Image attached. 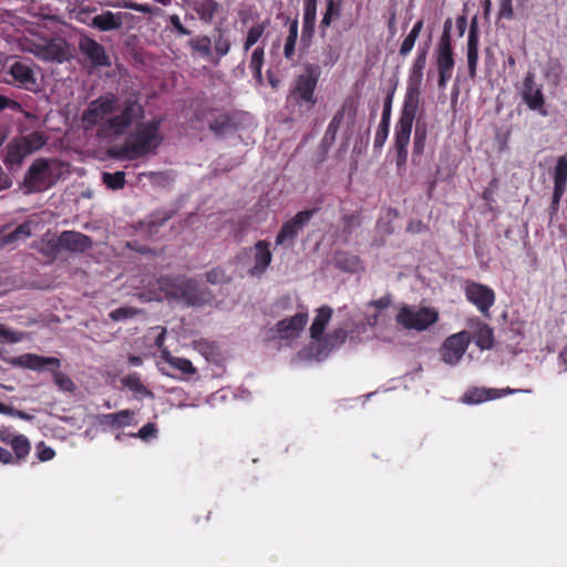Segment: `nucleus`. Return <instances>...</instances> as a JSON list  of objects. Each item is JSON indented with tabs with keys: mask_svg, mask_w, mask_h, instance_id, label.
Here are the masks:
<instances>
[{
	"mask_svg": "<svg viewBox=\"0 0 567 567\" xmlns=\"http://www.w3.org/2000/svg\"><path fill=\"white\" fill-rule=\"evenodd\" d=\"M115 93L107 92L91 101L81 115L83 127L89 131L97 127L101 140L118 138L126 134L135 122L145 117V107L135 97H127L120 105Z\"/></svg>",
	"mask_w": 567,
	"mask_h": 567,
	"instance_id": "f257e3e1",
	"label": "nucleus"
},
{
	"mask_svg": "<svg viewBox=\"0 0 567 567\" xmlns=\"http://www.w3.org/2000/svg\"><path fill=\"white\" fill-rule=\"evenodd\" d=\"M429 44L419 47L413 63L409 70L408 86L403 106L394 128L395 164L403 168L408 161V146L411 140L413 122L420 104L423 71L426 66Z\"/></svg>",
	"mask_w": 567,
	"mask_h": 567,
	"instance_id": "f03ea898",
	"label": "nucleus"
},
{
	"mask_svg": "<svg viewBox=\"0 0 567 567\" xmlns=\"http://www.w3.org/2000/svg\"><path fill=\"white\" fill-rule=\"evenodd\" d=\"M164 117H154L147 122H135L136 127L130 133L124 144L112 152V156L120 159L135 161L155 153L162 145L164 136L161 126Z\"/></svg>",
	"mask_w": 567,
	"mask_h": 567,
	"instance_id": "7ed1b4c3",
	"label": "nucleus"
},
{
	"mask_svg": "<svg viewBox=\"0 0 567 567\" xmlns=\"http://www.w3.org/2000/svg\"><path fill=\"white\" fill-rule=\"evenodd\" d=\"M64 163L55 158H37L27 171L23 185L29 193H40L52 187L64 174Z\"/></svg>",
	"mask_w": 567,
	"mask_h": 567,
	"instance_id": "20e7f679",
	"label": "nucleus"
},
{
	"mask_svg": "<svg viewBox=\"0 0 567 567\" xmlns=\"http://www.w3.org/2000/svg\"><path fill=\"white\" fill-rule=\"evenodd\" d=\"M319 78V66L308 64L305 68V72L296 79L295 84L291 87L290 93L287 97V101L295 103L299 106H313L317 103L315 91L317 89Z\"/></svg>",
	"mask_w": 567,
	"mask_h": 567,
	"instance_id": "39448f33",
	"label": "nucleus"
},
{
	"mask_svg": "<svg viewBox=\"0 0 567 567\" xmlns=\"http://www.w3.org/2000/svg\"><path fill=\"white\" fill-rule=\"evenodd\" d=\"M439 320V313L427 307L413 310L412 308L404 306L400 309L396 321L409 330L423 331L430 326L434 324Z\"/></svg>",
	"mask_w": 567,
	"mask_h": 567,
	"instance_id": "423d86ee",
	"label": "nucleus"
},
{
	"mask_svg": "<svg viewBox=\"0 0 567 567\" xmlns=\"http://www.w3.org/2000/svg\"><path fill=\"white\" fill-rule=\"evenodd\" d=\"M316 213V208L301 210L297 213L292 218L285 221L276 236V246L292 247L300 231L306 225H308Z\"/></svg>",
	"mask_w": 567,
	"mask_h": 567,
	"instance_id": "0eeeda50",
	"label": "nucleus"
},
{
	"mask_svg": "<svg viewBox=\"0 0 567 567\" xmlns=\"http://www.w3.org/2000/svg\"><path fill=\"white\" fill-rule=\"evenodd\" d=\"M464 295L467 301L474 305L484 317L489 316V310L494 306L496 298L491 287L467 280L464 287Z\"/></svg>",
	"mask_w": 567,
	"mask_h": 567,
	"instance_id": "6e6552de",
	"label": "nucleus"
},
{
	"mask_svg": "<svg viewBox=\"0 0 567 567\" xmlns=\"http://www.w3.org/2000/svg\"><path fill=\"white\" fill-rule=\"evenodd\" d=\"M7 74L11 78L7 80V82L18 89L29 92H37L39 90L40 84L35 76L33 65L28 61L13 62L9 66Z\"/></svg>",
	"mask_w": 567,
	"mask_h": 567,
	"instance_id": "1a4fd4ad",
	"label": "nucleus"
},
{
	"mask_svg": "<svg viewBox=\"0 0 567 567\" xmlns=\"http://www.w3.org/2000/svg\"><path fill=\"white\" fill-rule=\"evenodd\" d=\"M470 342V333L465 330L447 337L440 350L442 360L451 365L458 363L466 352Z\"/></svg>",
	"mask_w": 567,
	"mask_h": 567,
	"instance_id": "9d476101",
	"label": "nucleus"
},
{
	"mask_svg": "<svg viewBox=\"0 0 567 567\" xmlns=\"http://www.w3.org/2000/svg\"><path fill=\"white\" fill-rule=\"evenodd\" d=\"M32 52L43 61L62 63L69 59L68 43L63 39H51L35 44Z\"/></svg>",
	"mask_w": 567,
	"mask_h": 567,
	"instance_id": "9b49d317",
	"label": "nucleus"
},
{
	"mask_svg": "<svg viewBox=\"0 0 567 567\" xmlns=\"http://www.w3.org/2000/svg\"><path fill=\"white\" fill-rule=\"evenodd\" d=\"M80 52L90 61L93 68L111 66V59L105 48L90 37H83L79 41Z\"/></svg>",
	"mask_w": 567,
	"mask_h": 567,
	"instance_id": "f8f14e48",
	"label": "nucleus"
},
{
	"mask_svg": "<svg viewBox=\"0 0 567 567\" xmlns=\"http://www.w3.org/2000/svg\"><path fill=\"white\" fill-rule=\"evenodd\" d=\"M520 390L505 388V389H487L480 386H472L463 394L462 401L466 404H480L486 401L503 398L507 394L519 392Z\"/></svg>",
	"mask_w": 567,
	"mask_h": 567,
	"instance_id": "ddd939ff",
	"label": "nucleus"
},
{
	"mask_svg": "<svg viewBox=\"0 0 567 567\" xmlns=\"http://www.w3.org/2000/svg\"><path fill=\"white\" fill-rule=\"evenodd\" d=\"M59 244L63 250L73 254H83L93 246L90 236L75 230H63L59 235Z\"/></svg>",
	"mask_w": 567,
	"mask_h": 567,
	"instance_id": "4468645a",
	"label": "nucleus"
},
{
	"mask_svg": "<svg viewBox=\"0 0 567 567\" xmlns=\"http://www.w3.org/2000/svg\"><path fill=\"white\" fill-rule=\"evenodd\" d=\"M523 100L533 111H538L542 115H546L544 110L545 99L540 87L535 86L534 73H528L523 82Z\"/></svg>",
	"mask_w": 567,
	"mask_h": 567,
	"instance_id": "2eb2a0df",
	"label": "nucleus"
},
{
	"mask_svg": "<svg viewBox=\"0 0 567 567\" xmlns=\"http://www.w3.org/2000/svg\"><path fill=\"white\" fill-rule=\"evenodd\" d=\"M435 64L439 74L437 86L444 90L453 75L454 51H435Z\"/></svg>",
	"mask_w": 567,
	"mask_h": 567,
	"instance_id": "dca6fc26",
	"label": "nucleus"
},
{
	"mask_svg": "<svg viewBox=\"0 0 567 567\" xmlns=\"http://www.w3.org/2000/svg\"><path fill=\"white\" fill-rule=\"evenodd\" d=\"M308 321L307 312H298L292 317L285 318L276 324L277 332L282 338L298 337Z\"/></svg>",
	"mask_w": 567,
	"mask_h": 567,
	"instance_id": "f3484780",
	"label": "nucleus"
},
{
	"mask_svg": "<svg viewBox=\"0 0 567 567\" xmlns=\"http://www.w3.org/2000/svg\"><path fill=\"white\" fill-rule=\"evenodd\" d=\"M254 248V266L249 270V275L261 276L266 272L272 260L270 244L267 240H258Z\"/></svg>",
	"mask_w": 567,
	"mask_h": 567,
	"instance_id": "a211bd4d",
	"label": "nucleus"
},
{
	"mask_svg": "<svg viewBox=\"0 0 567 567\" xmlns=\"http://www.w3.org/2000/svg\"><path fill=\"white\" fill-rule=\"evenodd\" d=\"M135 412L122 410L116 413L100 414L96 417L97 424L103 429H122L132 424Z\"/></svg>",
	"mask_w": 567,
	"mask_h": 567,
	"instance_id": "6ab92c4d",
	"label": "nucleus"
},
{
	"mask_svg": "<svg viewBox=\"0 0 567 567\" xmlns=\"http://www.w3.org/2000/svg\"><path fill=\"white\" fill-rule=\"evenodd\" d=\"M18 362L21 367L34 371H41L44 368L60 369L61 367L60 360L55 357H42L33 353L20 355Z\"/></svg>",
	"mask_w": 567,
	"mask_h": 567,
	"instance_id": "aec40b11",
	"label": "nucleus"
},
{
	"mask_svg": "<svg viewBox=\"0 0 567 567\" xmlns=\"http://www.w3.org/2000/svg\"><path fill=\"white\" fill-rule=\"evenodd\" d=\"M318 0H303L301 40L310 41L315 33Z\"/></svg>",
	"mask_w": 567,
	"mask_h": 567,
	"instance_id": "412c9836",
	"label": "nucleus"
},
{
	"mask_svg": "<svg viewBox=\"0 0 567 567\" xmlns=\"http://www.w3.org/2000/svg\"><path fill=\"white\" fill-rule=\"evenodd\" d=\"M123 18V12L114 13L112 11H104L103 13L95 16L90 25L103 32L113 31L122 27Z\"/></svg>",
	"mask_w": 567,
	"mask_h": 567,
	"instance_id": "4be33fe9",
	"label": "nucleus"
},
{
	"mask_svg": "<svg viewBox=\"0 0 567 567\" xmlns=\"http://www.w3.org/2000/svg\"><path fill=\"white\" fill-rule=\"evenodd\" d=\"M185 278L182 275H165L156 280V285L167 299L176 300Z\"/></svg>",
	"mask_w": 567,
	"mask_h": 567,
	"instance_id": "5701e85b",
	"label": "nucleus"
},
{
	"mask_svg": "<svg viewBox=\"0 0 567 567\" xmlns=\"http://www.w3.org/2000/svg\"><path fill=\"white\" fill-rule=\"evenodd\" d=\"M176 301H181L188 307L200 306L204 303V297L198 289L197 284L189 278H185Z\"/></svg>",
	"mask_w": 567,
	"mask_h": 567,
	"instance_id": "b1692460",
	"label": "nucleus"
},
{
	"mask_svg": "<svg viewBox=\"0 0 567 567\" xmlns=\"http://www.w3.org/2000/svg\"><path fill=\"white\" fill-rule=\"evenodd\" d=\"M208 127L217 137H223L237 130L234 118L228 113H220L213 117Z\"/></svg>",
	"mask_w": 567,
	"mask_h": 567,
	"instance_id": "393cba45",
	"label": "nucleus"
},
{
	"mask_svg": "<svg viewBox=\"0 0 567 567\" xmlns=\"http://www.w3.org/2000/svg\"><path fill=\"white\" fill-rule=\"evenodd\" d=\"M4 164L9 169L19 167L23 159L29 156L19 140L11 141L6 147Z\"/></svg>",
	"mask_w": 567,
	"mask_h": 567,
	"instance_id": "a878e982",
	"label": "nucleus"
},
{
	"mask_svg": "<svg viewBox=\"0 0 567 567\" xmlns=\"http://www.w3.org/2000/svg\"><path fill=\"white\" fill-rule=\"evenodd\" d=\"M332 309L329 306H322L317 310V316L310 327V337L315 340H319L332 317Z\"/></svg>",
	"mask_w": 567,
	"mask_h": 567,
	"instance_id": "bb28decb",
	"label": "nucleus"
},
{
	"mask_svg": "<svg viewBox=\"0 0 567 567\" xmlns=\"http://www.w3.org/2000/svg\"><path fill=\"white\" fill-rule=\"evenodd\" d=\"M161 359L185 375H193L196 373V369L188 359L174 357L168 349H162Z\"/></svg>",
	"mask_w": 567,
	"mask_h": 567,
	"instance_id": "cd10ccee",
	"label": "nucleus"
},
{
	"mask_svg": "<svg viewBox=\"0 0 567 567\" xmlns=\"http://www.w3.org/2000/svg\"><path fill=\"white\" fill-rule=\"evenodd\" d=\"M554 182V190H556V195L560 192H566L567 187V152L565 155L559 156L556 162V166L554 168L553 174Z\"/></svg>",
	"mask_w": 567,
	"mask_h": 567,
	"instance_id": "c85d7f7f",
	"label": "nucleus"
},
{
	"mask_svg": "<svg viewBox=\"0 0 567 567\" xmlns=\"http://www.w3.org/2000/svg\"><path fill=\"white\" fill-rule=\"evenodd\" d=\"M424 27L423 19L417 20L410 32L405 35L403 39L400 48H399V55L402 58H406L413 50L416 40L419 39L422 30Z\"/></svg>",
	"mask_w": 567,
	"mask_h": 567,
	"instance_id": "c756f323",
	"label": "nucleus"
},
{
	"mask_svg": "<svg viewBox=\"0 0 567 567\" xmlns=\"http://www.w3.org/2000/svg\"><path fill=\"white\" fill-rule=\"evenodd\" d=\"M192 7L198 14L199 19L208 23L212 22L218 9V3L215 0H195L193 1Z\"/></svg>",
	"mask_w": 567,
	"mask_h": 567,
	"instance_id": "7c9ffc66",
	"label": "nucleus"
},
{
	"mask_svg": "<svg viewBox=\"0 0 567 567\" xmlns=\"http://www.w3.org/2000/svg\"><path fill=\"white\" fill-rule=\"evenodd\" d=\"M341 16V4L334 0H327L326 10L319 24L321 37L326 35L328 28L332 24L333 19Z\"/></svg>",
	"mask_w": 567,
	"mask_h": 567,
	"instance_id": "2f4dec72",
	"label": "nucleus"
},
{
	"mask_svg": "<svg viewBox=\"0 0 567 567\" xmlns=\"http://www.w3.org/2000/svg\"><path fill=\"white\" fill-rule=\"evenodd\" d=\"M11 450H12L11 457H12L13 465L20 464L22 462H25L27 457L29 456L30 451H31V443H30L29 439L23 434L17 441V443H14L11 446Z\"/></svg>",
	"mask_w": 567,
	"mask_h": 567,
	"instance_id": "473e14b6",
	"label": "nucleus"
},
{
	"mask_svg": "<svg viewBox=\"0 0 567 567\" xmlns=\"http://www.w3.org/2000/svg\"><path fill=\"white\" fill-rule=\"evenodd\" d=\"M18 140L22 144L23 148H25L28 155L42 148V146L45 144L44 136L38 132H33V133H31L27 136H22L21 138H18Z\"/></svg>",
	"mask_w": 567,
	"mask_h": 567,
	"instance_id": "72a5a7b5",
	"label": "nucleus"
},
{
	"mask_svg": "<svg viewBox=\"0 0 567 567\" xmlns=\"http://www.w3.org/2000/svg\"><path fill=\"white\" fill-rule=\"evenodd\" d=\"M427 137L426 124L417 123L414 131L413 137V156H420L423 154Z\"/></svg>",
	"mask_w": 567,
	"mask_h": 567,
	"instance_id": "f704fd0d",
	"label": "nucleus"
},
{
	"mask_svg": "<svg viewBox=\"0 0 567 567\" xmlns=\"http://www.w3.org/2000/svg\"><path fill=\"white\" fill-rule=\"evenodd\" d=\"M475 344L482 350H488L494 346V334L492 328L483 324L475 334Z\"/></svg>",
	"mask_w": 567,
	"mask_h": 567,
	"instance_id": "c9c22d12",
	"label": "nucleus"
},
{
	"mask_svg": "<svg viewBox=\"0 0 567 567\" xmlns=\"http://www.w3.org/2000/svg\"><path fill=\"white\" fill-rule=\"evenodd\" d=\"M102 182L107 188L112 190L122 189L126 183L125 173L122 171H117L115 173L103 172Z\"/></svg>",
	"mask_w": 567,
	"mask_h": 567,
	"instance_id": "e433bc0d",
	"label": "nucleus"
},
{
	"mask_svg": "<svg viewBox=\"0 0 567 567\" xmlns=\"http://www.w3.org/2000/svg\"><path fill=\"white\" fill-rule=\"evenodd\" d=\"M452 25H453L452 19L447 18L444 21L443 32L440 37V40H439L435 51H453Z\"/></svg>",
	"mask_w": 567,
	"mask_h": 567,
	"instance_id": "4c0bfd02",
	"label": "nucleus"
},
{
	"mask_svg": "<svg viewBox=\"0 0 567 567\" xmlns=\"http://www.w3.org/2000/svg\"><path fill=\"white\" fill-rule=\"evenodd\" d=\"M63 250L59 244V236L56 238L42 239L39 251L48 258L55 259L60 251Z\"/></svg>",
	"mask_w": 567,
	"mask_h": 567,
	"instance_id": "58836bf2",
	"label": "nucleus"
},
{
	"mask_svg": "<svg viewBox=\"0 0 567 567\" xmlns=\"http://www.w3.org/2000/svg\"><path fill=\"white\" fill-rule=\"evenodd\" d=\"M264 56H265V51H264V48H261V47H257L251 53L249 68L252 72L254 78L257 80H261V78H262L261 69L264 65Z\"/></svg>",
	"mask_w": 567,
	"mask_h": 567,
	"instance_id": "ea45409f",
	"label": "nucleus"
},
{
	"mask_svg": "<svg viewBox=\"0 0 567 567\" xmlns=\"http://www.w3.org/2000/svg\"><path fill=\"white\" fill-rule=\"evenodd\" d=\"M53 375V382L63 392H73L75 384L69 375L59 371V369H51Z\"/></svg>",
	"mask_w": 567,
	"mask_h": 567,
	"instance_id": "a19ab883",
	"label": "nucleus"
},
{
	"mask_svg": "<svg viewBox=\"0 0 567 567\" xmlns=\"http://www.w3.org/2000/svg\"><path fill=\"white\" fill-rule=\"evenodd\" d=\"M266 30V23L254 24L247 32L246 40L244 42V50L247 52L252 45H255L261 38Z\"/></svg>",
	"mask_w": 567,
	"mask_h": 567,
	"instance_id": "79ce46f5",
	"label": "nucleus"
},
{
	"mask_svg": "<svg viewBox=\"0 0 567 567\" xmlns=\"http://www.w3.org/2000/svg\"><path fill=\"white\" fill-rule=\"evenodd\" d=\"M141 176L147 177L152 184L162 187L168 186L174 181L173 175L168 172H144L141 173Z\"/></svg>",
	"mask_w": 567,
	"mask_h": 567,
	"instance_id": "37998d69",
	"label": "nucleus"
},
{
	"mask_svg": "<svg viewBox=\"0 0 567 567\" xmlns=\"http://www.w3.org/2000/svg\"><path fill=\"white\" fill-rule=\"evenodd\" d=\"M123 384L131 391L141 393L144 395H152V392L143 384L140 377L136 374L127 375L123 379Z\"/></svg>",
	"mask_w": 567,
	"mask_h": 567,
	"instance_id": "c03bdc74",
	"label": "nucleus"
},
{
	"mask_svg": "<svg viewBox=\"0 0 567 567\" xmlns=\"http://www.w3.org/2000/svg\"><path fill=\"white\" fill-rule=\"evenodd\" d=\"M217 35L214 38L215 51L219 56H225L230 50V41L225 37L224 31L220 28L216 29Z\"/></svg>",
	"mask_w": 567,
	"mask_h": 567,
	"instance_id": "a18cd8bd",
	"label": "nucleus"
},
{
	"mask_svg": "<svg viewBox=\"0 0 567 567\" xmlns=\"http://www.w3.org/2000/svg\"><path fill=\"white\" fill-rule=\"evenodd\" d=\"M480 44V31L476 18H473L470 24V31L467 37V51L478 52Z\"/></svg>",
	"mask_w": 567,
	"mask_h": 567,
	"instance_id": "49530a36",
	"label": "nucleus"
},
{
	"mask_svg": "<svg viewBox=\"0 0 567 567\" xmlns=\"http://www.w3.org/2000/svg\"><path fill=\"white\" fill-rule=\"evenodd\" d=\"M360 224L361 219L359 213L346 214L342 216L341 219L342 233L346 235H350L352 234L354 228L360 226Z\"/></svg>",
	"mask_w": 567,
	"mask_h": 567,
	"instance_id": "de8ad7c7",
	"label": "nucleus"
},
{
	"mask_svg": "<svg viewBox=\"0 0 567 567\" xmlns=\"http://www.w3.org/2000/svg\"><path fill=\"white\" fill-rule=\"evenodd\" d=\"M115 6L118 8L134 10V11L142 12L145 14H153L155 11V9L147 3H137L132 0H122V1H118Z\"/></svg>",
	"mask_w": 567,
	"mask_h": 567,
	"instance_id": "09e8293b",
	"label": "nucleus"
},
{
	"mask_svg": "<svg viewBox=\"0 0 567 567\" xmlns=\"http://www.w3.org/2000/svg\"><path fill=\"white\" fill-rule=\"evenodd\" d=\"M140 312H141V310L133 308V307H120V308L112 310L109 313V317L113 321H122V320H125L128 318H133Z\"/></svg>",
	"mask_w": 567,
	"mask_h": 567,
	"instance_id": "8fccbe9b",
	"label": "nucleus"
},
{
	"mask_svg": "<svg viewBox=\"0 0 567 567\" xmlns=\"http://www.w3.org/2000/svg\"><path fill=\"white\" fill-rule=\"evenodd\" d=\"M190 47L199 52L200 54L205 55V56H208L210 55L212 53V49H210V44H212V41L208 37L204 35L199 39H196V40H192L190 42Z\"/></svg>",
	"mask_w": 567,
	"mask_h": 567,
	"instance_id": "3c124183",
	"label": "nucleus"
},
{
	"mask_svg": "<svg viewBox=\"0 0 567 567\" xmlns=\"http://www.w3.org/2000/svg\"><path fill=\"white\" fill-rule=\"evenodd\" d=\"M341 113H346L347 117L350 120V122H353L357 116L358 112V102L354 97L348 96L344 99L341 107Z\"/></svg>",
	"mask_w": 567,
	"mask_h": 567,
	"instance_id": "603ef678",
	"label": "nucleus"
},
{
	"mask_svg": "<svg viewBox=\"0 0 567 567\" xmlns=\"http://www.w3.org/2000/svg\"><path fill=\"white\" fill-rule=\"evenodd\" d=\"M157 427L154 423L143 425L137 433H131L130 436L138 437L143 441H148L157 436Z\"/></svg>",
	"mask_w": 567,
	"mask_h": 567,
	"instance_id": "864d4df0",
	"label": "nucleus"
},
{
	"mask_svg": "<svg viewBox=\"0 0 567 567\" xmlns=\"http://www.w3.org/2000/svg\"><path fill=\"white\" fill-rule=\"evenodd\" d=\"M23 434L17 433L11 427L0 429V442L7 446H12Z\"/></svg>",
	"mask_w": 567,
	"mask_h": 567,
	"instance_id": "5fc2aeb1",
	"label": "nucleus"
},
{
	"mask_svg": "<svg viewBox=\"0 0 567 567\" xmlns=\"http://www.w3.org/2000/svg\"><path fill=\"white\" fill-rule=\"evenodd\" d=\"M23 434L17 433L11 427L0 429V442L7 446H12Z\"/></svg>",
	"mask_w": 567,
	"mask_h": 567,
	"instance_id": "6e6d98bb",
	"label": "nucleus"
},
{
	"mask_svg": "<svg viewBox=\"0 0 567 567\" xmlns=\"http://www.w3.org/2000/svg\"><path fill=\"white\" fill-rule=\"evenodd\" d=\"M23 434L17 433L11 427L0 429V442L7 446H12Z\"/></svg>",
	"mask_w": 567,
	"mask_h": 567,
	"instance_id": "4d7b16f0",
	"label": "nucleus"
},
{
	"mask_svg": "<svg viewBox=\"0 0 567 567\" xmlns=\"http://www.w3.org/2000/svg\"><path fill=\"white\" fill-rule=\"evenodd\" d=\"M498 19H514L513 0H499Z\"/></svg>",
	"mask_w": 567,
	"mask_h": 567,
	"instance_id": "13d9d810",
	"label": "nucleus"
},
{
	"mask_svg": "<svg viewBox=\"0 0 567 567\" xmlns=\"http://www.w3.org/2000/svg\"><path fill=\"white\" fill-rule=\"evenodd\" d=\"M4 110H11L18 113L23 111L22 105L18 101L0 94V111Z\"/></svg>",
	"mask_w": 567,
	"mask_h": 567,
	"instance_id": "bf43d9fd",
	"label": "nucleus"
},
{
	"mask_svg": "<svg viewBox=\"0 0 567 567\" xmlns=\"http://www.w3.org/2000/svg\"><path fill=\"white\" fill-rule=\"evenodd\" d=\"M32 235L31 231V224L30 223H22L20 224L10 235L9 238L11 240L18 239L20 237H30Z\"/></svg>",
	"mask_w": 567,
	"mask_h": 567,
	"instance_id": "052dcab7",
	"label": "nucleus"
},
{
	"mask_svg": "<svg viewBox=\"0 0 567 567\" xmlns=\"http://www.w3.org/2000/svg\"><path fill=\"white\" fill-rule=\"evenodd\" d=\"M468 75L471 79L476 76V69L478 63V52L466 51Z\"/></svg>",
	"mask_w": 567,
	"mask_h": 567,
	"instance_id": "680f3d73",
	"label": "nucleus"
},
{
	"mask_svg": "<svg viewBox=\"0 0 567 567\" xmlns=\"http://www.w3.org/2000/svg\"><path fill=\"white\" fill-rule=\"evenodd\" d=\"M0 338L4 339L8 342H12V343L21 341L20 333L7 329L1 323H0Z\"/></svg>",
	"mask_w": 567,
	"mask_h": 567,
	"instance_id": "e2e57ef3",
	"label": "nucleus"
},
{
	"mask_svg": "<svg viewBox=\"0 0 567 567\" xmlns=\"http://www.w3.org/2000/svg\"><path fill=\"white\" fill-rule=\"evenodd\" d=\"M37 455L41 462H47L55 456V451L52 447L43 445L42 443L41 445L38 446Z\"/></svg>",
	"mask_w": 567,
	"mask_h": 567,
	"instance_id": "0e129e2a",
	"label": "nucleus"
},
{
	"mask_svg": "<svg viewBox=\"0 0 567 567\" xmlns=\"http://www.w3.org/2000/svg\"><path fill=\"white\" fill-rule=\"evenodd\" d=\"M169 22L173 25V28L177 31L178 34H181V35H189L190 34V31L183 25L179 17L177 14H172L169 17Z\"/></svg>",
	"mask_w": 567,
	"mask_h": 567,
	"instance_id": "69168bd1",
	"label": "nucleus"
},
{
	"mask_svg": "<svg viewBox=\"0 0 567 567\" xmlns=\"http://www.w3.org/2000/svg\"><path fill=\"white\" fill-rule=\"evenodd\" d=\"M389 131L378 128L374 136L373 146L375 150H380L386 142Z\"/></svg>",
	"mask_w": 567,
	"mask_h": 567,
	"instance_id": "338daca9",
	"label": "nucleus"
},
{
	"mask_svg": "<svg viewBox=\"0 0 567 567\" xmlns=\"http://www.w3.org/2000/svg\"><path fill=\"white\" fill-rule=\"evenodd\" d=\"M225 274L220 269H212L206 274V280L210 284H219L223 281Z\"/></svg>",
	"mask_w": 567,
	"mask_h": 567,
	"instance_id": "774afa93",
	"label": "nucleus"
}]
</instances>
